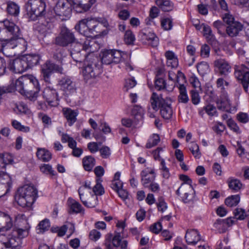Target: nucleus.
Segmentation results:
<instances>
[{"label":"nucleus","instance_id":"nucleus-1","mask_svg":"<svg viewBox=\"0 0 249 249\" xmlns=\"http://www.w3.org/2000/svg\"><path fill=\"white\" fill-rule=\"evenodd\" d=\"M7 88H13L12 92L17 90L21 94L26 95L29 92L33 94L31 100H34L37 97L39 90V85L37 79L32 75H24L20 76L13 84Z\"/></svg>","mask_w":249,"mask_h":249},{"label":"nucleus","instance_id":"nucleus-2","mask_svg":"<svg viewBox=\"0 0 249 249\" xmlns=\"http://www.w3.org/2000/svg\"><path fill=\"white\" fill-rule=\"evenodd\" d=\"M28 234V229H14L8 234L0 235V249H20L22 239Z\"/></svg>","mask_w":249,"mask_h":249},{"label":"nucleus","instance_id":"nucleus-3","mask_svg":"<svg viewBox=\"0 0 249 249\" xmlns=\"http://www.w3.org/2000/svg\"><path fill=\"white\" fill-rule=\"evenodd\" d=\"M103 71L101 65L93 53H89L86 57L83 69L85 80L88 81L99 77Z\"/></svg>","mask_w":249,"mask_h":249},{"label":"nucleus","instance_id":"nucleus-4","mask_svg":"<svg viewBox=\"0 0 249 249\" xmlns=\"http://www.w3.org/2000/svg\"><path fill=\"white\" fill-rule=\"evenodd\" d=\"M37 197V190L33 186L26 184L18 190L16 199L22 207H30Z\"/></svg>","mask_w":249,"mask_h":249},{"label":"nucleus","instance_id":"nucleus-5","mask_svg":"<svg viewBox=\"0 0 249 249\" xmlns=\"http://www.w3.org/2000/svg\"><path fill=\"white\" fill-rule=\"evenodd\" d=\"M102 26V24L95 19L88 18L80 20L75 28L85 36H91L92 35L95 36L102 33L101 30Z\"/></svg>","mask_w":249,"mask_h":249},{"label":"nucleus","instance_id":"nucleus-6","mask_svg":"<svg viewBox=\"0 0 249 249\" xmlns=\"http://www.w3.org/2000/svg\"><path fill=\"white\" fill-rule=\"evenodd\" d=\"M19 33V26L14 22L9 20L0 22V40L4 43V46L6 47L12 38L18 37Z\"/></svg>","mask_w":249,"mask_h":249},{"label":"nucleus","instance_id":"nucleus-7","mask_svg":"<svg viewBox=\"0 0 249 249\" xmlns=\"http://www.w3.org/2000/svg\"><path fill=\"white\" fill-rule=\"evenodd\" d=\"M45 7V3L42 0H29L26 4L27 14L32 20L44 15Z\"/></svg>","mask_w":249,"mask_h":249},{"label":"nucleus","instance_id":"nucleus-8","mask_svg":"<svg viewBox=\"0 0 249 249\" xmlns=\"http://www.w3.org/2000/svg\"><path fill=\"white\" fill-rule=\"evenodd\" d=\"M234 70L235 78L238 80L241 81L244 89L248 92L249 84V69L245 65L241 64L235 65Z\"/></svg>","mask_w":249,"mask_h":249},{"label":"nucleus","instance_id":"nucleus-9","mask_svg":"<svg viewBox=\"0 0 249 249\" xmlns=\"http://www.w3.org/2000/svg\"><path fill=\"white\" fill-rule=\"evenodd\" d=\"M76 39L73 33L66 27H62L58 36L55 38V44L66 47L74 42Z\"/></svg>","mask_w":249,"mask_h":249},{"label":"nucleus","instance_id":"nucleus-10","mask_svg":"<svg viewBox=\"0 0 249 249\" xmlns=\"http://www.w3.org/2000/svg\"><path fill=\"white\" fill-rule=\"evenodd\" d=\"M103 64L109 65L119 63L122 57V53L117 50H105L101 52Z\"/></svg>","mask_w":249,"mask_h":249},{"label":"nucleus","instance_id":"nucleus-11","mask_svg":"<svg viewBox=\"0 0 249 249\" xmlns=\"http://www.w3.org/2000/svg\"><path fill=\"white\" fill-rule=\"evenodd\" d=\"M42 74L44 80L47 83H50V77L53 72L62 73L63 68L61 66L56 65L50 61H47L42 66Z\"/></svg>","mask_w":249,"mask_h":249},{"label":"nucleus","instance_id":"nucleus-12","mask_svg":"<svg viewBox=\"0 0 249 249\" xmlns=\"http://www.w3.org/2000/svg\"><path fill=\"white\" fill-rule=\"evenodd\" d=\"M176 194L180 196L184 203H189L195 197V191L192 185L181 184L176 191Z\"/></svg>","mask_w":249,"mask_h":249},{"label":"nucleus","instance_id":"nucleus-13","mask_svg":"<svg viewBox=\"0 0 249 249\" xmlns=\"http://www.w3.org/2000/svg\"><path fill=\"white\" fill-rule=\"evenodd\" d=\"M71 4L68 0H58L54 11L56 15L68 18L71 12Z\"/></svg>","mask_w":249,"mask_h":249},{"label":"nucleus","instance_id":"nucleus-14","mask_svg":"<svg viewBox=\"0 0 249 249\" xmlns=\"http://www.w3.org/2000/svg\"><path fill=\"white\" fill-rule=\"evenodd\" d=\"M22 36L21 31L20 30V33L18 36L12 38L10 42L7 44L6 47V50L10 49H17V50L20 52L25 51L27 47V41L21 36Z\"/></svg>","mask_w":249,"mask_h":249},{"label":"nucleus","instance_id":"nucleus-15","mask_svg":"<svg viewBox=\"0 0 249 249\" xmlns=\"http://www.w3.org/2000/svg\"><path fill=\"white\" fill-rule=\"evenodd\" d=\"M73 43V46L71 52H75V51L77 52H82V51L84 50L85 51H87L89 54L93 53L97 50V48H93L94 46H97L94 40H87L85 41L83 44L75 42Z\"/></svg>","mask_w":249,"mask_h":249},{"label":"nucleus","instance_id":"nucleus-16","mask_svg":"<svg viewBox=\"0 0 249 249\" xmlns=\"http://www.w3.org/2000/svg\"><path fill=\"white\" fill-rule=\"evenodd\" d=\"M58 84L60 89L63 91L66 95L73 93L76 91V88L75 83L68 76L62 77L58 81Z\"/></svg>","mask_w":249,"mask_h":249},{"label":"nucleus","instance_id":"nucleus-17","mask_svg":"<svg viewBox=\"0 0 249 249\" xmlns=\"http://www.w3.org/2000/svg\"><path fill=\"white\" fill-rule=\"evenodd\" d=\"M8 68L13 72L20 73L28 69V65L22 56L21 58L10 60Z\"/></svg>","mask_w":249,"mask_h":249},{"label":"nucleus","instance_id":"nucleus-18","mask_svg":"<svg viewBox=\"0 0 249 249\" xmlns=\"http://www.w3.org/2000/svg\"><path fill=\"white\" fill-rule=\"evenodd\" d=\"M43 97L50 106L56 107L58 105V94L55 89L46 88L43 92Z\"/></svg>","mask_w":249,"mask_h":249},{"label":"nucleus","instance_id":"nucleus-19","mask_svg":"<svg viewBox=\"0 0 249 249\" xmlns=\"http://www.w3.org/2000/svg\"><path fill=\"white\" fill-rule=\"evenodd\" d=\"M139 37L144 43H146V41H147L153 47H157L159 44V38L156 35L153 33L147 32L145 29L139 33Z\"/></svg>","mask_w":249,"mask_h":249},{"label":"nucleus","instance_id":"nucleus-20","mask_svg":"<svg viewBox=\"0 0 249 249\" xmlns=\"http://www.w3.org/2000/svg\"><path fill=\"white\" fill-rule=\"evenodd\" d=\"M73 8L77 13H82L89 10L95 0H71Z\"/></svg>","mask_w":249,"mask_h":249},{"label":"nucleus","instance_id":"nucleus-21","mask_svg":"<svg viewBox=\"0 0 249 249\" xmlns=\"http://www.w3.org/2000/svg\"><path fill=\"white\" fill-rule=\"evenodd\" d=\"M141 182L144 188L155 181L156 175L154 169L148 168L142 170L141 173Z\"/></svg>","mask_w":249,"mask_h":249},{"label":"nucleus","instance_id":"nucleus-22","mask_svg":"<svg viewBox=\"0 0 249 249\" xmlns=\"http://www.w3.org/2000/svg\"><path fill=\"white\" fill-rule=\"evenodd\" d=\"M166 102V100L163 99L161 94L158 95L156 92H153L150 98V105L152 110L157 112L159 108Z\"/></svg>","mask_w":249,"mask_h":249},{"label":"nucleus","instance_id":"nucleus-23","mask_svg":"<svg viewBox=\"0 0 249 249\" xmlns=\"http://www.w3.org/2000/svg\"><path fill=\"white\" fill-rule=\"evenodd\" d=\"M214 66L221 75L227 76L231 71V66L225 59L216 60Z\"/></svg>","mask_w":249,"mask_h":249},{"label":"nucleus","instance_id":"nucleus-24","mask_svg":"<svg viewBox=\"0 0 249 249\" xmlns=\"http://www.w3.org/2000/svg\"><path fill=\"white\" fill-rule=\"evenodd\" d=\"M82 189V188L80 187L78 189V194L80 196L81 201L86 207L89 208L95 207L98 204V200L97 196L95 195H91L89 198L87 199H85L82 197L83 194L81 193Z\"/></svg>","mask_w":249,"mask_h":249},{"label":"nucleus","instance_id":"nucleus-25","mask_svg":"<svg viewBox=\"0 0 249 249\" xmlns=\"http://www.w3.org/2000/svg\"><path fill=\"white\" fill-rule=\"evenodd\" d=\"M12 182L10 176L4 172L0 173V188L8 193L11 188Z\"/></svg>","mask_w":249,"mask_h":249},{"label":"nucleus","instance_id":"nucleus-26","mask_svg":"<svg viewBox=\"0 0 249 249\" xmlns=\"http://www.w3.org/2000/svg\"><path fill=\"white\" fill-rule=\"evenodd\" d=\"M185 238L188 244L196 245L200 240V236L198 231L196 230H188L186 232Z\"/></svg>","mask_w":249,"mask_h":249},{"label":"nucleus","instance_id":"nucleus-27","mask_svg":"<svg viewBox=\"0 0 249 249\" xmlns=\"http://www.w3.org/2000/svg\"><path fill=\"white\" fill-rule=\"evenodd\" d=\"M62 112L69 125H72L76 121V117L78 114L76 110H72L70 108H63Z\"/></svg>","mask_w":249,"mask_h":249},{"label":"nucleus","instance_id":"nucleus-28","mask_svg":"<svg viewBox=\"0 0 249 249\" xmlns=\"http://www.w3.org/2000/svg\"><path fill=\"white\" fill-rule=\"evenodd\" d=\"M216 106L218 109L228 111L230 109V101L226 94L224 93L216 101Z\"/></svg>","mask_w":249,"mask_h":249},{"label":"nucleus","instance_id":"nucleus-29","mask_svg":"<svg viewBox=\"0 0 249 249\" xmlns=\"http://www.w3.org/2000/svg\"><path fill=\"white\" fill-rule=\"evenodd\" d=\"M131 113L134 116V123L136 125L142 123L144 113L143 109L140 106L135 105L132 109Z\"/></svg>","mask_w":249,"mask_h":249},{"label":"nucleus","instance_id":"nucleus-30","mask_svg":"<svg viewBox=\"0 0 249 249\" xmlns=\"http://www.w3.org/2000/svg\"><path fill=\"white\" fill-rule=\"evenodd\" d=\"M12 226L11 217L8 215L0 213V232L8 230Z\"/></svg>","mask_w":249,"mask_h":249},{"label":"nucleus","instance_id":"nucleus-31","mask_svg":"<svg viewBox=\"0 0 249 249\" xmlns=\"http://www.w3.org/2000/svg\"><path fill=\"white\" fill-rule=\"evenodd\" d=\"M242 28L243 26L239 22H232L231 24L227 27L226 32L230 36L234 37L238 35Z\"/></svg>","mask_w":249,"mask_h":249},{"label":"nucleus","instance_id":"nucleus-32","mask_svg":"<svg viewBox=\"0 0 249 249\" xmlns=\"http://www.w3.org/2000/svg\"><path fill=\"white\" fill-rule=\"evenodd\" d=\"M53 28L52 22L50 21H44L39 23L37 26V30L41 34L46 35L49 33Z\"/></svg>","mask_w":249,"mask_h":249},{"label":"nucleus","instance_id":"nucleus-33","mask_svg":"<svg viewBox=\"0 0 249 249\" xmlns=\"http://www.w3.org/2000/svg\"><path fill=\"white\" fill-rule=\"evenodd\" d=\"M23 57L28 65V69L37 65L40 60V56L36 54H29Z\"/></svg>","mask_w":249,"mask_h":249},{"label":"nucleus","instance_id":"nucleus-34","mask_svg":"<svg viewBox=\"0 0 249 249\" xmlns=\"http://www.w3.org/2000/svg\"><path fill=\"white\" fill-rule=\"evenodd\" d=\"M36 155L38 159L43 162H47L52 158L51 153L45 148H38Z\"/></svg>","mask_w":249,"mask_h":249},{"label":"nucleus","instance_id":"nucleus-35","mask_svg":"<svg viewBox=\"0 0 249 249\" xmlns=\"http://www.w3.org/2000/svg\"><path fill=\"white\" fill-rule=\"evenodd\" d=\"M160 112L162 117L165 119H169L172 116L173 111L171 105L166 101L160 107Z\"/></svg>","mask_w":249,"mask_h":249},{"label":"nucleus","instance_id":"nucleus-36","mask_svg":"<svg viewBox=\"0 0 249 249\" xmlns=\"http://www.w3.org/2000/svg\"><path fill=\"white\" fill-rule=\"evenodd\" d=\"M112 244L115 247H120L121 249H126L127 247V241L125 240H122L121 236L119 233L115 235L112 239Z\"/></svg>","mask_w":249,"mask_h":249},{"label":"nucleus","instance_id":"nucleus-37","mask_svg":"<svg viewBox=\"0 0 249 249\" xmlns=\"http://www.w3.org/2000/svg\"><path fill=\"white\" fill-rule=\"evenodd\" d=\"M156 4L164 12H169L174 8V4L170 0H157Z\"/></svg>","mask_w":249,"mask_h":249},{"label":"nucleus","instance_id":"nucleus-38","mask_svg":"<svg viewBox=\"0 0 249 249\" xmlns=\"http://www.w3.org/2000/svg\"><path fill=\"white\" fill-rule=\"evenodd\" d=\"M179 94L178 96L179 103L186 104L189 101V97L187 93L186 87L183 84H179L178 86Z\"/></svg>","mask_w":249,"mask_h":249},{"label":"nucleus","instance_id":"nucleus-39","mask_svg":"<svg viewBox=\"0 0 249 249\" xmlns=\"http://www.w3.org/2000/svg\"><path fill=\"white\" fill-rule=\"evenodd\" d=\"M95 165V160L91 156L85 157L83 159V165L85 170L90 171Z\"/></svg>","mask_w":249,"mask_h":249},{"label":"nucleus","instance_id":"nucleus-40","mask_svg":"<svg viewBox=\"0 0 249 249\" xmlns=\"http://www.w3.org/2000/svg\"><path fill=\"white\" fill-rule=\"evenodd\" d=\"M7 12L14 16H17L19 13V7L15 2L11 1L7 2Z\"/></svg>","mask_w":249,"mask_h":249},{"label":"nucleus","instance_id":"nucleus-41","mask_svg":"<svg viewBox=\"0 0 249 249\" xmlns=\"http://www.w3.org/2000/svg\"><path fill=\"white\" fill-rule=\"evenodd\" d=\"M168 77L169 80L174 82L176 81L178 84V86H179V84H181L180 83V81L181 80L182 82L185 81V76L184 74L180 71H178L177 74H176L173 71H169Z\"/></svg>","mask_w":249,"mask_h":249},{"label":"nucleus","instance_id":"nucleus-42","mask_svg":"<svg viewBox=\"0 0 249 249\" xmlns=\"http://www.w3.org/2000/svg\"><path fill=\"white\" fill-rule=\"evenodd\" d=\"M228 183L229 187L235 192L239 191L242 188L243 185L239 179L233 178H229Z\"/></svg>","mask_w":249,"mask_h":249},{"label":"nucleus","instance_id":"nucleus-43","mask_svg":"<svg viewBox=\"0 0 249 249\" xmlns=\"http://www.w3.org/2000/svg\"><path fill=\"white\" fill-rule=\"evenodd\" d=\"M70 213H79L82 212L83 207L78 202L72 199H69Z\"/></svg>","mask_w":249,"mask_h":249},{"label":"nucleus","instance_id":"nucleus-44","mask_svg":"<svg viewBox=\"0 0 249 249\" xmlns=\"http://www.w3.org/2000/svg\"><path fill=\"white\" fill-rule=\"evenodd\" d=\"M86 52V51L83 50L82 52H77L76 51H75V52H71V55L75 61L81 62L84 61V62L87 56L89 54V53L87 54Z\"/></svg>","mask_w":249,"mask_h":249},{"label":"nucleus","instance_id":"nucleus-45","mask_svg":"<svg viewBox=\"0 0 249 249\" xmlns=\"http://www.w3.org/2000/svg\"><path fill=\"white\" fill-rule=\"evenodd\" d=\"M160 141V138L159 135L153 134L148 139L145 147L146 148H151L157 145Z\"/></svg>","mask_w":249,"mask_h":249},{"label":"nucleus","instance_id":"nucleus-46","mask_svg":"<svg viewBox=\"0 0 249 249\" xmlns=\"http://www.w3.org/2000/svg\"><path fill=\"white\" fill-rule=\"evenodd\" d=\"M189 148L195 158L198 159L200 158L201 154L197 143L191 142L189 146Z\"/></svg>","mask_w":249,"mask_h":249},{"label":"nucleus","instance_id":"nucleus-47","mask_svg":"<svg viewBox=\"0 0 249 249\" xmlns=\"http://www.w3.org/2000/svg\"><path fill=\"white\" fill-rule=\"evenodd\" d=\"M240 201V196L239 195H233L227 198L225 200V204L229 207L236 206Z\"/></svg>","mask_w":249,"mask_h":249},{"label":"nucleus","instance_id":"nucleus-48","mask_svg":"<svg viewBox=\"0 0 249 249\" xmlns=\"http://www.w3.org/2000/svg\"><path fill=\"white\" fill-rule=\"evenodd\" d=\"M197 70L200 74L204 75L209 71V66L207 62H201L197 65Z\"/></svg>","mask_w":249,"mask_h":249},{"label":"nucleus","instance_id":"nucleus-49","mask_svg":"<svg viewBox=\"0 0 249 249\" xmlns=\"http://www.w3.org/2000/svg\"><path fill=\"white\" fill-rule=\"evenodd\" d=\"M102 180L100 178H98L96 180V184L92 188L93 192L95 195H102L104 193V190L102 187L101 182Z\"/></svg>","mask_w":249,"mask_h":249},{"label":"nucleus","instance_id":"nucleus-50","mask_svg":"<svg viewBox=\"0 0 249 249\" xmlns=\"http://www.w3.org/2000/svg\"><path fill=\"white\" fill-rule=\"evenodd\" d=\"M124 39L125 42L127 44H133L135 40V36L132 32L130 30H127L125 32Z\"/></svg>","mask_w":249,"mask_h":249},{"label":"nucleus","instance_id":"nucleus-51","mask_svg":"<svg viewBox=\"0 0 249 249\" xmlns=\"http://www.w3.org/2000/svg\"><path fill=\"white\" fill-rule=\"evenodd\" d=\"M40 171L46 174L53 176L55 172L53 170L52 166L49 164H44L40 167Z\"/></svg>","mask_w":249,"mask_h":249},{"label":"nucleus","instance_id":"nucleus-52","mask_svg":"<svg viewBox=\"0 0 249 249\" xmlns=\"http://www.w3.org/2000/svg\"><path fill=\"white\" fill-rule=\"evenodd\" d=\"M12 126L17 130L25 132L29 131L30 128L29 127L21 125L19 122L16 120H13L12 122Z\"/></svg>","mask_w":249,"mask_h":249},{"label":"nucleus","instance_id":"nucleus-53","mask_svg":"<svg viewBox=\"0 0 249 249\" xmlns=\"http://www.w3.org/2000/svg\"><path fill=\"white\" fill-rule=\"evenodd\" d=\"M204 110L211 116H217L216 109L214 106L212 105H208L204 107Z\"/></svg>","mask_w":249,"mask_h":249},{"label":"nucleus","instance_id":"nucleus-54","mask_svg":"<svg viewBox=\"0 0 249 249\" xmlns=\"http://www.w3.org/2000/svg\"><path fill=\"white\" fill-rule=\"evenodd\" d=\"M64 53V51L62 49L56 50L53 54V58L55 61L61 63L65 56Z\"/></svg>","mask_w":249,"mask_h":249},{"label":"nucleus","instance_id":"nucleus-55","mask_svg":"<svg viewBox=\"0 0 249 249\" xmlns=\"http://www.w3.org/2000/svg\"><path fill=\"white\" fill-rule=\"evenodd\" d=\"M14 110L15 111H18L19 113L25 114L28 112V109L27 106L24 103H19V104H17L16 105Z\"/></svg>","mask_w":249,"mask_h":249},{"label":"nucleus","instance_id":"nucleus-56","mask_svg":"<svg viewBox=\"0 0 249 249\" xmlns=\"http://www.w3.org/2000/svg\"><path fill=\"white\" fill-rule=\"evenodd\" d=\"M157 205L158 210L161 212H164L167 208V204L162 197H160L158 198Z\"/></svg>","mask_w":249,"mask_h":249},{"label":"nucleus","instance_id":"nucleus-57","mask_svg":"<svg viewBox=\"0 0 249 249\" xmlns=\"http://www.w3.org/2000/svg\"><path fill=\"white\" fill-rule=\"evenodd\" d=\"M161 25L165 30H171L173 26L172 21L168 18H164L161 20Z\"/></svg>","mask_w":249,"mask_h":249},{"label":"nucleus","instance_id":"nucleus-58","mask_svg":"<svg viewBox=\"0 0 249 249\" xmlns=\"http://www.w3.org/2000/svg\"><path fill=\"white\" fill-rule=\"evenodd\" d=\"M237 119L239 122L242 123H247L249 121V117L247 113L239 112L237 114Z\"/></svg>","mask_w":249,"mask_h":249},{"label":"nucleus","instance_id":"nucleus-59","mask_svg":"<svg viewBox=\"0 0 249 249\" xmlns=\"http://www.w3.org/2000/svg\"><path fill=\"white\" fill-rule=\"evenodd\" d=\"M155 88L158 90H161L165 88V81L162 78H157L155 82Z\"/></svg>","mask_w":249,"mask_h":249},{"label":"nucleus","instance_id":"nucleus-60","mask_svg":"<svg viewBox=\"0 0 249 249\" xmlns=\"http://www.w3.org/2000/svg\"><path fill=\"white\" fill-rule=\"evenodd\" d=\"M234 213V216L237 219L243 220L246 216L245 211L242 209H236Z\"/></svg>","mask_w":249,"mask_h":249},{"label":"nucleus","instance_id":"nucleus-61","mask_svg":"<svg viewBox=\"0 0 249 249\" xmlns=\"http://www.w3.org/2000/svg\"><path fill=\"white\" fill-rule=\"evenodd\" d=\"M223 20L224 22H225L228 26L231 24L232 22H236V21L234 20V18L232 15L230 14L229 13H226L224 14L223 17Z\"/></svg>","mask_w":249,"mask_h":249},{"label":"nucleus","instance_id":"nucleus-62","mask_svg":"<svg viewBox=\"0 0 249 249\" xmlns=\"http://www.w3.org/2000/svg\"><path fill=\"white\" fill-rule=\"evenodd\" d=\"M146 188H148L149 191L155 193H158L160 191V186L159 184L158 183L155 182V181H154L152 183L150 184Z\"/></svg>","mask_w":249,"mask_h":249},{"label":"nucleus","instance_id":"nucleus-63","mask_svg":"<svg viewBox=\"0 0 249 249\" xmlns=\"http://www.w3.org/2000/svg\"><path fill=\"white\" fill-rule=\"evenodd\" d=\"M191 100L194 105H197L199 103L200 98L199 94L196 90H191Z\"/></svg>","mask_w":249,"mask_h":249},{"label":"nucleus","instance_id":"nucleus-64","mask_svg":"<svg viewBox=\"0 0 249 249\" xmlns=\"http://www.w3.org/2000/svg\"><path fill=\"white\" fill-rule=\"evenodd\" d=\"M228 126L233 131L236 133L240 132V128L235 122L229 119L227 122Z\"/></svg>","mask_w":249,"mask_h":249}]
</instances>
